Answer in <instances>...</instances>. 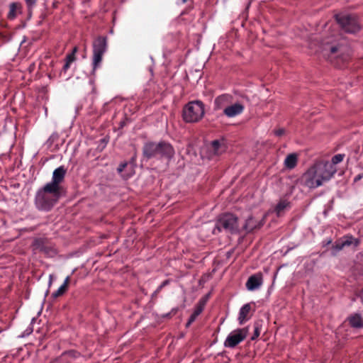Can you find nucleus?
Returning <instances> with one entry per match:
<instances>
[{"mask_svg":"<svg viewBox=\"0 0 363 363\" xmlns=\"http://www.w3.org/2000/svg\"><path fill=\"white\" fill-rule=\"evenodd\" d=\"M60 197V190L46 184L38 189L35 196V204L38 210L49 211Z\"/></svg>","mask_w":363,"mask_h":363,"instance_id":"f257e3e1","label":"nucleus"},{"mask_svg":"<svg viewBox=\"0 0 363 363\" xmlns=\"http://www.w3.org/2000/svg\"><path fill=\"white\" fill-rule=\"evenodd\" d=\"M204 104L201 101L189 102L183 108V119L186 123H196L204 116Z\"/></svg>","mask_w":363,"mask_h":363,"instance_id":"f03ea898","label":"nucleus"},{"mask_svg":"<svg viewBox=\"0 0 363 363\" xmlns=\"http://www.w3.org/2000/svg\"><path fill=\"white\" fill-rule=\"evenodd\" d=\"M93 71H95L100 65L103 55L107 50V38L104 36H99L93 41Z\"/></svg>","mask_w":363,"mask_h":363,"instance_id":"7ed1b4c3","label":"nucleus"},{"mask_svg":"<svg viewBox=\"0 0 363 363\" xmlns=\"http://www.w3.org/2000/svg\"><path fill=\"white\" fill-rule=\"evenodd\" d=\"M335 19L342 29L348 33H355L360 29L359 24L355 16L347 14H337Z\"/></svg>","mask_w":363,"mask_h":363,"instance_id":"20e7f679","label":"nucleus"},{"mask_svg":"<svg viewBox=\"0 0 363 363\" xmlns=\"http://www.w3.org/2000/svg\"><path fill=\"white\" fill-rule=\"evenodd\" d=\"M216 228L220 232L225 230L231 233L238 231V218L232 213L222 215L217 220Z\"/></svg>","mask_w":363,"mask_h":363,"instance_id":"39448f33","label":"nucleus"},{"mask_svg":"<svg viewBox=\"0 0 363 363\" xmlns=\"http://www.w3.org/2000/svg\"><path fill=\"white\" fill-rule=\"evenodd\" d=\"M313 166L320 177L321 185L330 180L337 172L336 167H333L329 161H320L315 163Z\"/></svg>","mask_w":363,"mask_h":363,"instance_id":"423d86ee","label":"nucleus"},{"mask_svg":"<svg viewBox=\"0 0 363 363\" xmlns=\"http://www.w3.org/2000/svg\"><path fill=\"white\" fill-rule=\"evenodd\" d=\"M247 328H238L231 331L223 342V345L227 348H235L242 342L247 336Z\"/></svg>","mask_w":363,"mask_h":363,"instance_id":"0eeeda50","label":"nucleus"},{"mask_svg":"<svg viewBox=\"0 0 363 363\" xmlns=\"http://www.w3.org/2000/svg\"><path fill=\"white\" fill-rule=\"evenodd\" d=\"M318 175L314 166H311L302 176L304 185L310 189H315L321 186L320 177Z\"/></svg>","mask_w":363,"mask_h":363,"instance_id":"6e6552de","label":"nucleus"},{"mask_svg":"<svg viewBox=\"0 0 363 363\" xmlns=\"http://www.w3.org/2000/svg\"><path fill=\"white\" fill-rule=\"evenodd\" d=\"M245 110V106L242 102H233L229 106L225 107L223 113L228 118H235Z\"/></svg>","mask_w":363,"mask_h":363,"instance_id":"1a4fd4ad","label":"nucleus"},{"mask_svg":"<svg viewBox=\"0 0 363 363\" xmlns=\"http://www.w3.org/2000/svg\"><path fill=\"white\" fill-rule=\"evenodd\" d=\"M65 174L66 169L64 166H60L54 170L51 182L47 184L60 190V184L63 182Z\"/></svg>","mask_w":363,"mask_h":363,"instance_id":"9d476101","label":"nucleus"},{"mask_svg":"<svg viewBox=\"0 0 363 363\" xmlns=\"http://www.w3.org/2000/svg\"><path fill=\"white\" fill-rule=\"evenodd\" d=\"M263 284L262 274L259 272L251 275L247 282L246 288L249 291H255L258 289Z\"/></svg>","mask_w":363,"mask_h":363,"instance_id":"9b49d317","label":"nucleus"},{"mask_svg":"<svg viewBox=\"0 0 363 363\" xmlns=\"http://www.w3.org/2000/svg\"><path fill=\"white\" fill-rule=\"evenodd\" d=\"M160 143H147L143 147V155L147 159L159 157Z\"/></svg>","mask_w":363,"mask_h":363,"instance_id":"f8f14e48","label":"nucleus"},{"mask_svg":"<svg viewBox=\"0 0 363 363\" xmlns=\"http://www.w3.org/2000/svg\"><path fill=\"white\" fill-rule=\"evenodd\" d=\"M233 102V97L230 94H224L217 96L214 101V107L216 110L224 109Z\"/></svg>","mask_w":363,"mask_h":363,"instance_id":"ddd939ff","label":"nucleus"},{"mask_svg":"<svg viewBox=\"0 0 363 363\" xmlns=\"http://www.w3.org/2000/svg\"><path fill=\"white\" fill-rule=\"evenodd\" d=\"M324 50H329L331 54L338 52L337 57H340L344 61L347 60V59L349 58V49L346 46H325Z\"/></svg>","mask_w":363,"mask_h":363,"instance_id":"4468645a","label":"nucleus"},{"mask_svg":"<svg viewBox=\"0 0 363 363\" xmlns=\"http://www.w3.org/2000/svg\"><path fill=\"white\" fill-rule=\"evenodd\" d=\"M174 155V147L171 144L165 142L160 143L159 157L171 160Z\"/></svg>","mask_w":363,"mask_h":363,"instance_id":"2eb2a0df","label":"nucleus"},{"mask_svg":"<svg viewBox=\"0 0 363 363\" xmlns=\"http://www.w3.org/2000/svg\"><path fill=\"white\" fill-rule=\"evenodd\" d=\"M210 151L214 155H220L225 151L226 147L223 140H213L210 145Z\"/></svg>","mask_w":363,"mask_h":363,"instance_id":"dca6fc26","label":"nucleus"},{"mask_svg":"<svg viewBox=\"0 0 363 363\" xmlns=\"http://www.w3.org/2000/svg\"><path fill=\"white\" fill-rule=\"evenodd\" d=\"M264 217L261 220H257L253 217H249L245 221L244 229L250 232L255 228H259L264 224Z\"/></svg>","mask_w":363,"mask_h":363,"instance_id":"f3484780","label":"nucleus"},{"mask_svg":"<svg viewBox=\"0 0 363 363\" xmlns=\"http://www.w3.org/2000/svg\"><path fill=\"white\" fill-rule=\"evenodd\" d=\"M250 303H245L240 308L238 318L240 325H242L249 319L248 314L250 313Z\"/></svg>","mask_w":363,"mask_h":363,"instance_id":"a211bd4d","label":"nucleus"},{"mask_svg":"<svg viewBox=\"0 0 363 363\" xmlns=\"http://www.w3.org/2000/svg\"><path fill=\"white\" fill-rule=\"evenodd\" d=\"M291 208V202L287 199H281L274 208L277 216H281L286 210Z\"/></svg>","mask_w":363,"mask_h":363,"instance_id":"6ab92c4d","label":"nucleus"},{"mask_svg":"<svg viewBox=\"0 0 363 363\" xmlns=\"http://www.w3.org/2000/svg\"><path fill=\"white\" fill-rule=\"evenodd\" d=\"M204 308V302L199 301L196 305L193 313L190 315L188 322L186 323V327L191 325L196 319V318L202 313Z\"/></svg>","mask_w":363,"mask_h":363,"instance_id":"aec40b11","label":"nucleus"},{"mask_svg":"<svg viewBox=\"0 0 363 363\" xmlns=\"http://www.w3.org/2000/svg\"><path fill=\"white\" fill-rule=\"evenodd\" d=\"M340 239L345 247H349L352 245H353L354 247H357L360 244V240L358 238H354L350 234L345 235Z\"/></svg>","mask_w":363,"mask_h":363,"instance_id":"412c9836","label":"nucleus"},{"mask_svg":"<svg viewBox=\"0 0 363 363\" xmlns=\"http://www.w3.org/2000/svg\"><path fill=\"white\" fill-rule=\"evenodd\" d=\"M33 246L35 250L43 252L46 254L49 253L48 247L46 246V240L44 238L35 239L33 242Z\"/></svg>","mask_w":363,"mask_h":363,"instance_id":"4be33fe9","label":"nucleus"},{"mask_svg":"<svg viewBox=\"0 0 363 363\" xmlns=\"http://www.w3.org/2000/svg\"><path fill=\"white\" fill-rule=\"evenodd\" d=\"M297 162V155L295 153H291L286 156V157L284 160V164L286 169H292L296 166Z\"/></svg>","mask_w":363,"mask_h":363,"instance_id":"5701e85b","label":"nucleus"},{"mask_svg":"<svg viewBox=\"0 0 363 363\" xmlns=\"http://www.w3.org/2000/svg\"><path fill=\"white\" fill-rule=\"evenodd\" d=\"M348 321L350 325L355 328H360L363 327V320L360 315L354 314L348 318Z\"/></svg>","mask_w":363,"mask_h":363,"instance_id":"b1692460","label":"nucleus"},{"mask_svg":"<svg viewBox=\"0 0 363 363\" xmlns=\"http://www.w3.org/2000/svg\"><path fill=\"white\" fill-rule=\"evenodd\" d=\"M21 9V5L20 3L13 2L9 5V11L8 13V18L10 19H13L17 16L18 13L20 12Z\"/></svg>","mask_w":363,"mask_h":363,"instance_id":"393cba45","label":"nucleus"},{"mask_svg":"<svg viewBox=\"0 0 363 363\" xmlns=\"http://www.w3.org/2000/svg\"><path fill=\"white\" fill-rule=\"evenodd\" d=\"M126 168H129V165H128V162H123L118 166L117 171L118 173L121 174L122 177L124 179H128L133 174V169L132 167H130V169H128L127 173L123 174V172Z\"/></svg>","mask_w":363,"mask_h":363,"instance_id":"a878e982","label":"nucleus"},{"mask_svg":"<svg viewBox=\"0 0 363 363\" xmlns=\"http://www.w3.org/2000/svg\"><path fill=\"white\" fill-rule=\"evenodd\" d=\"M69 279L70 278L69 276L65 278L63 284L58 288V289L55 292L52 294V297L57 298L58 296L63 295L65 293L68 288Z\"/></svg>","mask_w":363,"mask_h":363,"instance_id":"bb28decb","label":"nucleus"},{"mask_svg":"<svg viewBox=\"0 0 363 363\" xmlns=\"http://www.w3.org/2000/svg\"><path fill=\"white\" fill-rule=\"evenodd\" d=\"M344 245L342 242V240L340 238L339 240H337V241H335V242L334 243V245H333V255H335L337 252H340V250H342L343 248H344Z\"/></svg>","mask_w":363,"mask_h":363,"instance_id":"cd10ccee","label":"nucleus"},{"mask_svg":"<svg viewBox=\"0 0 363 363\" xmlns=\"http://www.w3.org/2000/svg\"><path fill=\"white\" fill-rule=\"evenodd\" d=\"M75 60V56L73 54H68L66 57V62L63 66V69L67 71L69 67L70 64Z\"/></svg>","mask_w":363,"mask_h":363,"instance_id":"c85d7f7f","label":"nucleus"},{"mask_svg":"<svg viewBox=\"0 0 363 363\" xmlns=\"http://www.w3.org/2000/svg\"><path fill=\"white\" fill-rule=\"evenodd\" d=\"M344 158H345L344 154H337L332 157V160H331V162H330V164H333V167H335V164H339L340 162H342Z\"/></svg>","mask_w":363,"mask_h":363,"instance_id":"c756f323","label":"nucleus"},{"mask_svg":"<svg viewBox=\"0 0 363 363\" xmlns=\"http://www.w3.org/2000/svg\"><path fill=\"white\" fill-rule=\"evenodd\" d=\"M169 284V280L167 279V280H164L158 287L157 289L155 290V291L154 292V295H156L157 293H159L162 289L164 286H166L167 285H168Z\"/></svg>","mask_w":363,"mask_h":363,"instance_id":"7c9ffc66","label":"nucleus"},{"mask_svg":"<svg viewBox=\"0 0 363 363\" xmlns=\"http://www.w3.org/2000/svg\"><path fill=\"white\" fill-rule=\"evenodd\" d=\"M259 334H260L259 328L258 325L256 324L255 325L254 334L252 336L251 340H255L256 338H257L259 336Z\"/></svg>","mask_w":363,"mask_h":363,"instance_id":"2f4dec72","label":"nucleus"},{"mask_svg":"<svg viewBox=\"0 0 363 363\" xmlns=\"http://www.w3.org/2000/svg\"><path fill=\"white\" fill-rule=\"evenodd\" d=\"M29 11H30L36 4V0H24Z\"/></svg>","mask_w":363,"mask_h":363,"instance_id":"473e14b6","label":"nucleus"},{"mask_svg":"<svg viewBox=\"0 0 363 363\" xmlns=\"http://www.w3.org/2000/svg\"><path fill=\"white\" fill-rule=\"evenodd\" d=\"M33 332V326L30 325L26 328V330L24 331L23 334L21 335L22 337L27 336L30 335Z\"/></svg>","mask_w":363,"mask_h":363,"instance_id":"72a5a7b5","label":"nucleus"},{"mask_svg":"<svg viewBox=\"0 0 363 363\" xmlns=\"http://www.w3.org/2000/svg\"><path fill=\"white\" fill-rule=\"evenodd\" d=\"M284 133V129H283V128H279L274 131V134L277 136H281Z\"/></svg>","mask_w":363,"mask_h":363,"instance_id":"f704fd0d","label":"nucleus"},{"mask_svg":"<svg viewBox=\"0 0 363 363\" xmlns=\"http://www.w3.org/2000/svg\"><path fill=\"white\" fill-rule=\"evenodd\" d=\"M76 354H77V352L74 350H70V351H68L65 353V355H68L69 357H76Z\"/></svg>","mask_w":363,"mask_h":363,"instance_id":"c9c22d12","label":"nucleus"},{"mask_svg":"<svg viewBox=\"0 0 363 363\" xmlns=\"http://www.w3.org/2000/svg\"><path fill=\"white\" fill-rule=\"evenodd\" d=\"M363 178V173L359 174L355 176L354 178V182H357L358 181L361 180Z\"/></svg>","mask_w":363,"mask_h":363,"instance_id":"e433bc0d","label":"nucleus"},{"mask_svg":"<svg viewBox=\"0 0 363 363\" xmlns=\"http://www.w3.org/2000/svg\"><path fill=\"white\" fill-rule=\"evenodd\" d=\"M77 47H74L72 50V52L70 53V54H73V55L75 56V54L77 53Z\"/></svg>","mask_w":363,"mask_h":363,"instance_id":"4c0bfd02","label":"nucleus"},{"mask_svg":"<svg viewBox=\"0 0 363 363\" xmlns=\"http://www.w3.org/2000/svg\"><path fill=\"white\" fill-rule=\"evenodd\" d=\"M52 275H50L49 285H50L52 284Z\"/></svg>","mask_w":363,"mask_h":363,"instance_id":"58836bf2","label":"nucleus"}]
</instances>
